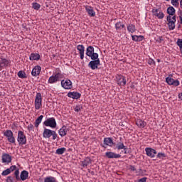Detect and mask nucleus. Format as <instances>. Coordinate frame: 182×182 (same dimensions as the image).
I'll return each mask as SVG.
<instances>
[{"mask_svg": "<svg viewBox=\"0 0 182 182\" xmlns=\"http://www.w3.org/2000/svg\"><path fill=\"white\" fill-rule=\"evenodd\" d=\"M30 60H39L41 59V55L38 53H31L29 56Z\"/></svg>", "mask_w": 182, "mask_h": 182, "instance_id": "nucleus-30", "label": "nucleus"}, {"mask_svg": "<svg viewBox=\"0 0 182 182\" xmlns=\"http://www.w3.org/2000/svg\"><path fill=\"white\" fill-rule=\"evenodd\" d=\"M88 66L92 70L97 69L98 66H100V59L91 60L88 63Z\"/></svg>", "mask_w": 182, "mask_h": 182, "instance_id": "nucleus-9", "label": "nucleus"}, {"mask_svg": "<svg viewBox=\"0 0 182 182\" xmlns=\"http://www.w3.org/2000/svg\"><path fill=\"white\" fill-rule=\"evenodd\" d=\"M2 161L3 163H7L8 164L12 161V158L9 154H5L2 156Z\"/></svg>", "mask_w": 182, "mask_h": 182, "instance_id": "nucleus-24", "label": "nucleus"}, {"mask_svg": "<svg viewBox=\"0 0 182 182\" xmlns=\"http://www.w3.org/2000/svg\"><path fill=\"white\" fill-rule=\"evenodd\" d=\"M149 65H154V60H149L148 61Z\"/></svg>", "mask_w": 182, "mask_h": 182, "instance_id": "nucleus-49", "label": "nucleus"}, {"mask_svg": "<svg viewBox=\"0 0 182 182\" xmlns=\"http://www.w3.org/2000/svg\"><path fill=\"white\" fill-rule=\"evenodd\" d=\"M167 14H169L168 16H174L176 15V9L173 6L168 7Z\"/></svg>", "mask_w": 182, "mask_h": 182, "instance_id": "nucleus-29", "label": "nucleus"}, {"mask_svg": "<svg viewBox=\"0 0 182 182\" xmlns=\"http://www.w3.org/2000/svg\"><path fill=\"white\" fill-rule=\"evenodd\" d=\"M171 3L173 6H175L176 8H178V6H179L180 5V3H178V0H171Z\"/></svg>", "mask_w": 182, "mask_h": 182, "instance_id": "nucleus-40", "label": "nucleus"}, {"mask_svg": "<svg viewBox=\"0 0 182 182\" xmlns=\"http://www.w3.org/2000/svg\"><path fill=\"white\" fill-rule=\"evenodd\" d=\"M102 147H105V149H106V147L105 146H102Z\"/></svg>", "mask_w": 182, "mask_h": 182, "instance_id": "nucleus-53", "label": "nucleus"}, {"mask_svg": "<svg viewBox=\"0 0 182 182\" xmlns=\"http://www.w3.org/2000/svg\"><path fill=\"white\" fill-rule=\"evenodd\" d=\"M83 109V107L82 105H77L75 108V112H80Z\"/></svg>", "mask_w": 182, "mask_h": 182, "instance_id": "nucleus-44", "label": "nucleus"}, {"mask_svg": "<svg viewBox=\"0 0 182 182\" xmlns=\"http://www.w3.org/2000/svg\"><path fill=\"white\" fill-rule=\"evenodd\" d=\"M132 38L134 42H141L144 39V36H132Z\"/></svg>", "mask_w": 182, "mask_h": 182, "instance_id": "nucleus-31", "label": "nucleus"}, {"mask_svg": "<svg viewBox=\"0 0 182 182\" xmlns=\"http://www.w3.org/2000/svg\"><path fill=\"white\" fill-rule=\"evenodd\" d=\"M159 41L161 42V41H163V37H159Z\"/></svg>", "mask_w": 182, "mask_h": 182, "instance_id": "nucleus-51", "label": "nucleus"}, {"mask_svg": "<svg viewBox=\"0 0 182 182\" xmlns=\"http://www.w3.org/2000/svg\"><path fill=\"white\" fill-rule=\"evenodd\" d=\"M167 1H170V0H166Z\"/></svg>", "mask_w": 182, "mask_h": 182, "instance_id": "nucleus-54", "label": "nucleus"}, {"mask_svg": "<svg viewBox=\"0 0 182 182\" xmlns=\"http://www.w3.org/2000/svg\"><path fill=\"white\" fill-rule=\"evenodd\" d=\"M126 28V26L122 21H118L115 23V29L117 32H120L122 29Z\"/></svg>", "mask_w": 182, "mask_h": 182, "instance_id": "nucleus-23", "label": "nucleus"}, {"mask_svg": "<svg viewBox=\"0 0 182 182\" xmlns=\"http://www.w3.org/2000/svg\"><path fill=\"white\" fill-rule=\"evenodd\" d=\"M16 166L13 165L11 166L10 168H9V170L10 171V173H12V171H14V170H16Z\"/></svg>", "mask_w": 182, "mask_h": 182, "instance_id": "nucleus-46", "label": "nucleus"}, {"mask_svg": "<svg viewBox=\"0 0 182 182\" xmlns=\"http://www.w3.org/2000/svg\"><path fill=\"white\" fill-rule=\"evenodd\" d=\"M105 156H107V159H120L122 155L114 152L107 151L105 153Z\"/></svg>", "mask_w": 182, "mask_h": 182, "instance_id": "nucleus-16", "label": "nucleus"}, {"mask_svg": "<svg viewBox=\"0 0 182 182\" xmlns=\"http://www.w3.org/2000/svg\"><path fill=\"white\" fill-rule=\"evenodd\" d=\"M44 126L46 127H51V129H55L56 127V119L54 117H50L47 119L43 122Z\"/></svg>", "mask_w": 182, "mask_h": 182, "instance_id": "nucleus-6", "label": "nucleus"}, {"mask_svg": "<svg viewBox=\"0 0 182 182\" xmlns=\"http://www.w3.org/2000/svg\"><path fill=\"white\" fill-rule=\"evenodd\" d=\"M95 53V48L93 46H90L86 49V55L87 56H92V55Z\"/></svg>", "mask_w": 182, "mask_h": 182, "instance_id": "nucleus-28", "label": "nucleus"}, {"mask_svg": "<svg viewBox=\"0 0 182 182\" xmlns=\"http://www.w3.org/2000/svg\"><path fill=\"white\" fill-rule=\"evenodd\" d=\"M61 86L66 90L72 89V87H73L72 81H70V80H63L61 81Z\"/></svg>", "mask_w": 182, "mask_h": 182, "instance_id": "nucleus-13", "label": "nucleus"}, {"mask_svg": "<svg viewBox=\"0 0 182 182\" xmlns=\"http://www.w3.org/2000/svg\"><path fill=\"white\" fill-rule=\"evenodd\" d=\"M17 141L19 146H23V144H26V136L22 131H18V136H17Z\"/></svg>", "mask_w": 182, "mask_h": 182, "instance_id": "nucleus-4", "label": "nucleus"}, {"mask_svg": "<svg viewBox=\"0 0 182 182\" xmlns=\"http://www.w3.org/2000/svg\"><path fill=\"white\" fill-rule=\"evenodd\" d=\"M176 45L178 46L180 52L182 54V38H178L176 41Z\"/></svg>", "mask_w": 182, "mask_h": 182, "instance_id": "nucleus-36", "label": "nucleus"}, {"mask_svg": "<svg viewBox=\"0 0 182 182\" xmlns=\"http://www.w3.org/2000/svg\"><path fill=\"white\" fill-rule=\"evenodd\" d=\"M157 60H158L159 63H160V60L159 59H158Z\"/></svg>", "mask_w": 182, "mask_h": 182, "instance_id": "nucleus-52", "label": "nucleus"}, {"mask_svg": "<svg viewBox=\"0 0 182 182\" xmlns=\"http://www.w3.org/2000/svg\"><path fill=\"white\" fill-rule=\"evenodd\" d=\"M85 8L89 16H96V12H95V10H93V7L90 6H85Z\"/></svg>", "mask_w": 182, "mask_h": 182, "instance_id": "nucleus-17", "label": "nucleus"}, {"mask_svg": "<svg viewBox=\"0 0 182 182\" xmlns=\"http://www.w3.org/2000/svg\"><path fill=\"white\" fill-rule=\"evenodd\" d=\"M89 58H91L92 60H97L99 59V54L97 53H94Z\"/></svg>", "mask_w": 182, "mask_h": 182, "instance_id": "nucleus-38", "label": "nucleus"}, {"mask_svg": "<svg viewBox=\"0 0 182 182\" xmlns=\"http://www.w3.org/2000/svg\"><path fill=\"white\" fill-rule=\"evenodd\" d=\"M4 134L6 137H7V140L9 143L15 144V137L14 136V132H12L11 130H6Z\"/></svg>", "mask_w": 182, "mask_h": 182, "instance_id": "nucleus-7", "label": "nucleus"}, {"mask_svg": "<svg viewBox=\"0 0 182 182\" xmlns=\"http://www.w3.org/2000/svg\"><path fill=\"white\" fill-rule=\"evenodd\" d=\"M28 130H29V132H32V130H33V124H30L28 125L27 127Z\"/></svg>", "mask_w": 182, "mask_h": 182, "instance_id": "nucleus-45", "label": "nucleus"}, {"mask_svg": "<svg viewBox=\"0 0 182 182\" xmlns=\"http://www.w3.org/2000/svg\"><path fill=\"white\" fill-rule=\"evenodd\" d=\"M68 132H69V129L66 127V126L63 125L58 131V133L61 137H65L66 134H68Z\"/></svg>", "mask_w": 182, "mask_h": 182, "instance_id": "nucleus-19", "label": "nucleus"}, {"mask_svg": "<svg viewBox=\"0 0 182 182\" xmlns=\"http://www.w3.org/2000/svg\"><path fill=\"white\" fill-rule=\"evenodd\" d=\"M129 170H131V171H136V167H134V166L131 165L129 166Z\"/></svg>", "mask_w": 182, "mask_h": 182, "instance_id": "nucleus-48", "label": "nucleus"}, {"mask_svg": "<svg viewBox=\"0 0 182 182\" xmlns=\"http://www.w3.org/2000/svg\"><path fill=\"white\" fill-rule=\"evenodd\" d=\"M28 177H29V172L28 171H22L20 174V178L22 180V181H25V180L28 179Z\"/></svg>", "mask_w": 182, "mask_h": 182, "instance_id": "nucleus-25", "label": "nucleus"}, {"mask_svg": "<svg viewBox=\"0 0 182 182\" xmlns=\"http://www.w3.org/2000/svg\"><path fill=\"white\" fill-rule=\"evenodd\" d=\"M127 29L130 33H134V32H136V26L134 24L129 23L127 26Z\"/></svg>", "mask_w": 182, "mask_h": 182, "instance_id": "nucleus-26", "label": "nucleus"}, {"mask_svg": "<svg viewBox=\"0 0 182 182\" xmlns=\"http://www.w3.org/2000/svg\"><path fill=\"white\" fill-rule=\"evenodd\" d=\"M61 77H62V75L58 73L55 75H52L49 77L48 83H50V84L56 83V82H59L60 80Z\"/></svg>", "mask_w": 182, "mask_h": 182, "instance_id": "nucleus-10", "label": "nucleus"}, {"mask_svg": "<svg viewBox=\"0 0 182 182\" xmlns=\"http://www.w3.org/2000/svg\"><path fill=\"white\" fill-rule=\"evenodd\" d=\"M116 148L117 150H124V154H127V146H124L123 142L117 143Z\"/></svg>", "mask_w": 182, "mask_h": 182, "instance_id": "nucleus-21", "label": "nucleus"}, {"mask_svg": "<svg viewBox=\"0 0 182 182\" xmlns=\"http://www.w3.org/2000/svg\"><path fill=\"white\" fill-rule=\"evenodd\" d=\"M116 80L119 86H126L127 80L124 76L119 75L116 77Z\"/></svg>", "mask_w": 182, "mask_h": 182, "instance_id": "nucleus-14", "label": "nucleus"}, {"mask_svg": "<svg viewBox=\"0 0 182 182\" xmlns=\"http://www.w3.org/2000/svg\"><path fill=\"white\" fill-rule=\"evenodd\" d=\"M0 46H1V43H0Z\"/></svg>", "mask_w": 182, "mask_h": 182, "instance_id": "nucleus-55", "label": "nucleus"}, {"mask_svg": "<svg viewBox=\"0 0 182 182\" xmlns=\"http://www.w3.org/2000/svg\"><path fill=\"white\" fill-rule=\"evenodd\" d=\"M166 20L168 21L169 31H174V29H176V22L177 21L176 16H167Z\"/></svg>", "mask_w": 182, "mask_h": 182, "instance_id": "nucleus-2", "label": "nucleus"}, {"mask_svg": "<svg viewBox=\"0 0 182 182\" xmlns=\"http://www.w3.org/2000/svg\"><path fill=\"white\" fill-rule=\"evenodd\" d=\"M43 119V115H40L35 121V127H39V124L42 123V119Z\"/></svg>", "mask_w": 182, "mask_h": 182, "instance_id": "nucleus-32", "label": "nucleus"}, {"mask_svg": "<svg viewBox=\"0 0 182 182\" xmlns=\"http://www.w3.org/2000/svg\"><path fill=\"white\" fill-rule=\"evenodd\" d=\"M180 14L181 15L179 16V19H180L181 24L182 25V11H181Z\"/></svg>", "mask_w": 182, "mask_h": 182, "instance_id": "nucleus-50", "label": "nucleus"}, {"mask_svg": "<svg viewBox=\"0 0 182 182\" xmlns=\"http://www.w3.org/2000/svg\"><path fill=\"white\" fill-rule=\"evenodd\" d=\"M43 137L44 139H50V137H53V140H56L58 139V134L55 131L46 128L43 132Z\"/></svg>", "mask_w": 182, "mask_h": 182, "instance_id": "nucleus-1", "label": "nucleus"}, {"mask_svg": "<svg viewBox=\"0 0 182 182\" xmlns=\"http://www.w3.org/2000/svg\"><path fill=\"white\" fill-rule=\"evenodd\" d=\"M17 75L21 79H26V74L25 73V72H23L22 70L18 71Z\"/></svg>", "mask_w": 182, "mask_h": 182, "instance_id": "nucleus-35", "label": "nucleus"}, {"mask_svg": "<svg viewBox=\"0 0 182 182\" xmlns=\"http://www.w3.org/2000/svg\"><path fill=\"white\" fill-rule=\"evenodd\" d=\"M34 106L36 110H39L42 107V94L41 92H38L36 95Z\"/></svg>", "mask_w": 182, "mask_h": 182, "instance_id": "nucleus-3", "label": "nucleus"}, {"mask_svg": "<svg viewBox=\"0 0 182 182\" xmlns=\"http://www.w3.org/2000/svg\"><path fill=\"white\" fill-rule=\"evenodd\" d=\"M9 174H11V171L9 168L3 171L1 173V176H8Z\"/></svg>", "mask_w": 182, "mask_h": 182, "instance_id": "nucleus-43", "label": "nucleus"}, {"mask_svg": "<svg viewBox=\"0 0 182 182\" xmlns=\"http://www.w3.org/2000/svg\"><path fill=\"white\" fill-rule=\"evenodd\" d=\"M77 49L79 51V53L80 55V59H82V60H83V59H85V46L78 45L77 46Z\"/></svg>", "mask_w": 182, "mask_h": 182, "instance_id": "nucleus-18", "label": "nucleus"}, {"mask_svg": "<svg viewBox=\"0 0 182 182\" xmlns=\"http://www.w3.org/2000/svg\"><path fill=\"white\" fill-rule=\"evenodd\" d=\"M157 159H161V160L164 159V157H166V154L163 152H159L156 155Z\"/></svg>", "mask_w": 182, "mask_h": 182, "instance_id": "nucleus-39", "label": "nucleus"}, {"mask_svg": "<svg viewBox=\"0 0 182 182\" xmlns=\"http://www.w3.org/2000/svg\"><path fill=\"white\" fill-rule=\"evenodd\" d=\"M166 82L169 85V86H180V81L178 80H174L171 77H168L166 78Z\"/></svg>", "mask_w": 182, "mask_h": 182, "instance_id": "nucleus-12", "label": "nucleus"}, {"mask_svg": "<svg viewBox=\"0 0 182 182\" xmlns=\"http://www.w3.org/2000/svg\"><path fill=\"white\" fill-rule=\"evenodd\" d=\"M136 126H138L139 129H144V127L147 126V122L141 119H138L136 121Z\"/></svg>", "mask_w": 182, "mask_h": 182, "instance_id": "nucleus-27", "label": "nucleus"}, {"mask_svg": "<svg viewBox=\"0 0 182 182\" xmlns=\"http://www.w3.org/2000/svg\"><path fill=\"white\" fill-rule=\"evenodd\" d=\"M65 151H66V148L65 147L59 148L56 149L55 154L62 155L63 154V153H65Z\"/></svg>", "mask_w": 182, "mask_h": 182, "instance_id": "nucleus-33", "label": "nucleus"}, {"mask_svg": "<svg viewBox=\"0 0 182 182\" xmlns=\"http://www.w3.org/2000/svg\"><path fill=\"white\" fill-rule=\"evenodd\" d=\"M145 151L146 156H148V157H150L151 159H154V157H156V154H157V151L150 147H146L145 149Z\"/></svg>", "mask_w": 182, "mask_h": 182, "instance_id": "nucleus-8", "label": "nucleus"}, {"mask_svg": "<svg viewBox=\"0 0 182 182\" xmlns=\"http://www.w3.org/2000/svg\"><path fill=\"white\" fill-rule=\"evenodd\" d=\"M104 144L105 146H109V147H113L114 142H113V139L107 137L104 139Z\"/></svg>", "mask_w": 182, "mask_h": 182, "instance_id": "nucleus-22", "label": "nucleus"}, {"mask_svg": "<svg viewBox=\"0 0 182 182\" xmlns=\"http://www.w3.org/2000/svg\"><path fill=\"white\" fill-rule=\"evenodd\" d=\"M9 63L10 62L8 59L0 55V70H2L3 69H5V68H7Z\"/></svg>", "mask_w": 182, "mask_h": 182, "instance_id": "nucleus-11", "label": "nucleus"}, {"mask_svg": "<svg viewBox=\"0 0 182 182\" xmlns=\"http://www.w3.org/2000/svg\"><path fill=\"white\" fill-rule=\"evenodd\" d=\"M6 182H14V177L8 176L6 178Z\"/></svg>", "mask_w": 182, "mask_h": 182, "instance_id": "nucleus-47", "label": "nucleus"}, {"mask_svg": "<svg viewBox=\"0 0 182 182\" xmlns=\"http://www.w3.org/2000/svg\"><path fill=\"white\" fill-rule=\"evenodd\" d=\"M41 70H42V68L40 65L35 66L31 71L32 76L34 77L39 76L41 75Z\"/></svg>", "mask_w": 182, "mask_h": 182, "instance_id": "nucleus-15", "label": "nucleus"}, {"mask_svg": "<svg viewBox=\"0 0 182 182\" xmlns=\"http://www.w3.org/2000/svg\"><path fill=\"white\" fill-rule=\"evenodd\" d=\"M68 97H70L71 99H80V96L82 95L77 92H70L68 93Z\"/></svg>", "mask_w": 182, "mask_h": 182, "instance_id": "nucleus-20", "label": "nucleus"}, {"mask_svg": "<svg viewBox=\"0 0 182 182\" xmlns=\"http://www.w3.org/2000/svg\"><path fill=\"white\" fill-rule=\"evenodd\" d=\"M44 182H56V178L53 176H48L45 178Z\"/></svg>", "mask_w": 182, "mask_h": 182, "instance_id": "nucleus-34", "label": "nucleus"}, {"mask_svg": "<svg viewBox=\"0 0 182 182\" xmlns=\"http://www.w3.org/2000/svg\"><path fill=\"white\" fill-rule=\"evenodd\" d=\"M32 6L33 9H35L36 11H39V9H41V4H39L38 3H32Z\"/></svg>", "mask_w": 182, "mask_h": 182, "instance_id": "nucleus-37", "label": "nucleus"}, {"mask_svg": "<svg viewBox=\"0 0 182 182\" xmlns=\"http://www.w3.org/2000/svg\"><path fill=\"white\" fill-rule=\"evenodd\" d=\"M14 176L16 180H21V178L19 177V169H16L14 171Z\"/></svg>", "mask_w": 182, "mask_h": 182, "instance_id": "nucleus-41", "label": "nucleus"}, {"mask_svg": "<svg viewBox=\"0 0 182 182\" xmlns=\"http://www.w3.org/2000/svg\"><path fill=\"white\" fill-rule=\"evenodd\" d=\"M89 164H90V161L85 160V161H82V165L83 167H87V166H89Z\"/></svg>", "mask_w": 182, "mask_h": 182, "instance_id": "nucleus-42", "label": "nucleus"}, {"mask_svg": "<svg viewBox=\"0 0 182 182\" xmlns=\"http://www.w3.org/2000/svg\"><path fill=\"white\" fill-rule=\"evenodd\" d=\"M151 13L154 18H157V19H164V13L160 9L154 8L151 10Z\"/></svg>", "mask_w": 182, "mask_h": 182, "instance_id": "nucleus-5", "label": "nucleus"}]
</instances>
